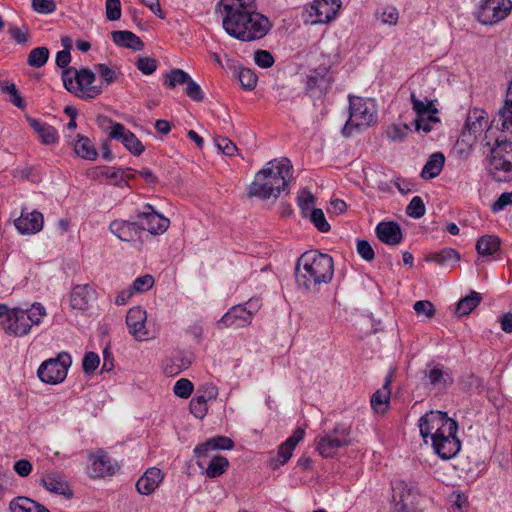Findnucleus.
I'll list each match as a JSON object with an SVG mask.
<instances>
[{"instance_id":"obj_57","label":"nucleus","mask_w":512,"mask_h":512,"mask_svg":"<svg viewBox=\"0 0 512 512\" xmlns=\"http://www.w3.org/2000/svg\"><path fill=\"white\" fill-rule=\"evenodd\" d=\"M413 309L417 316H424L428 319L435 315V307L428 300H419L414 303Z\"/></svg>"},{"instance_id":"obj_31","label":"nucleus","mask_w":512,"mask_h":512,"mask_svg":"<svg viewBox=\"0 0 512 512\" xmlns=\"http://www.w3.org/2000/svg\"><path fill=\"white\" fill-rule=\"evenodd\" d=\"M113 42L121 47L129 48L134 51H141L144 48L143 41L133 32L127 30H117L112 32Z\"/></svg>"},{"instance_id":"obj_16","label":"nucleus","mask_w":512,"mask_h":512,"mask_svg":"<svg viewBox=\"0 0 512 512\" xmlns=\"http://www.w3.org/2000/svg\"><path fill=\"white\" fill-rule=\"evenodd\" d=\"M104 121L110 125V138L120 141L124 147L135 156H139L144 152L145 147L142 142L123 124L114 122L108 118H104Z\"/></svg>"},{"instance_id":"obj_55","label":"nucleus","mask_w":512,"mask_h":512,"mask_svg":"<svg viewBox=\"0 0 512 512\" xmlns=\"http://www.w3.org/2000/svg\"><path fill=\"white\" fill-rule=\"evenodd\" d=\"M154 285V278L151 275L137 277L129 286L134 294L148 291Z\"/></svg>"},{"instance_id":"obj_24","label":"nucleus","mask_w":512,"mask_h":512,"mask_svg":"<svg viewBox=\"0 0 512 512\" xmlns=\"http://www.w3.org/2000/svg\"><path fill=\"white\" fill-rule=\"evenodd\" d=\"M43 215L38 211L30 213H21L20 217L14 222L17 230L22 234H35L43 228Z\"/></svg>"},{"instance_id":"obj_22","label":"nucleus","mask_w":512,"mask_h":512,"mask_svg":"<svg viewBox=\"0 0 512 512\" xmlns=\"http://www.w3.org/2000/svg\"><path fill=\"white\" fill-rule=\"evenodd\" d=\"M341 0H314L311 10L316 17V23H329L337 15Z\"/></svg>"},{"instance_id":"obj_43","label":"nucleus","mask_w":512,"mask_h":512,"mask_svg":"<svg viewBox=\"0 0 512 512\" xmlns=\"http://www.w3.org/2000/svg\"><path fill=\"white\" fill-rule=\"evenodd\" d=\"M95 71L102 79V83L107 87L116 82L121 75L119 69L111 67L105 63H99L94 66Z\"/></svg>"},{"instance_id":"obj_47","label":"nucleus","mask_w":512,"mask_h":512,"mask_svg":"<svg viewBox=\"0 0 512 512\" xmlns=\"http://www.w3.org/2000/svg\"><path fill=\"white\" fill-rule=\"evenodd\" d=\"M298 206L301 211V215L304 218H307L310 214L311 210L316 209L314 207L315 204V197L314 195L308 191V190H302L297 198Z\"/></svg>"},{"instance_id":"obj_30","label":"nucleus","mask_w":512,"mask_h":512,"mask_svg":"<svg viewBox=\"0 0 512 512\" xmlns=\"http://www.w3.org/2000/svg\"><path fill=\"white\" fill-rule=\"evenodd\" d=\"M163 480V473L159 468H149L136 483L137 491L142 495L152 494Z\"/></svg>"},{"instance_id":"obj_1","label":"nucleus","mask_w":512,"mask_h":512,"mask_svg":"<svg viewBox=\"0 0 512 512\" xmlns=\"http://www.w3.org/2000/svg\"><path fill=\"white\" fill-rule=\"evenodd\" d=\"M420 435L425 443L430 439L434 452L443 460L455 457L461 442L457 437L458 423L446 412L429 411L418 421Z\"/></svg>"},{"instance_id":"obj_15","label":"nucleus","mask_w":512,"mask_h":512,"mask_svg":"<svg viewBox=\"0 0 512 512\" xmlns=\"http://www.w3.org/2000/svg\"><path fill=\"white\" fill-rule=\"evenodd\" d=\"M140 232L148 231L153 235L164 233L170 224L168 218L157 213L153 206L146 204L143 210L136 215Z\"/></svg>"},{"instance_id":"obj_38","label":"nucleus","mask_w":512,"mask_h":512,"mask_svg":"<svg viewBox=\"0 0 512 512\" xmlns=\"http://www.w3.org/2000/svg\"><path fill=\"white\" fill-rule=\"evenodd\" d=\"M10 510L11 512H50L43 505L27 497L13 499L10 502Z\"/></svg>"},{"instance_id":"obj_10","label":"nucleus","mask_w":512,"mask_h":512,"mask_svg":"<svg viewBox=\"0 0 512 512\" xmlns=\"http://www.w3.org/2000/svg\"><path fill=\"white\" fill-rule=\"evenodd\" d=\"M261 305L258 298H250L245 304L234 305L217 322L218 329L243 328L250 325Z\"/></svg>"},{"instance_id":"obj_5","label":"nucleus","mask_w":512,"mask_h":512,"mask_svg":"<svg viewBox=\"0 0 512 512\" xmlns=\"http://www.w3.org/2000/svg\"><path fill=\"white\" fill-rule=\"evenodd\" d=\"M224 30L232 37H248L242 24L257 9L254 0H221L219 3Z\"/></svg>"},{"instance_id":"obj_54","label":"nucleus","mask_w":512,"mask_h":512,"mask_svg":"<svg viewBox=\"0 0 512 512\" xmlns=\"http://www.w3.org/2000/svg\"><path fill=\"white\" fill-rule=\"evenodd\" d=\"M439 122L440 120L437 117V114H431L423 116L422 118H415L414 126L416 131H423L425 133H428L432 130L433 125Z\"/></svg>"},{"instance_id":"obj_40","label":"nucleus","mask_w":512,"mask_h":512,"mask_svg":"<svg viewBox=\"0 0 512 512\" xmlns=\"http://www.w3.org/2000/svg\"><path fill=\"white\" fill-rule=\"evenodd\" d=\"M74 151L79 157L86 160H95L97 157L96 148L90 138L80 134L77 135V140L74 143Z\"/></svg>"},{"instance_id":"obj_14","label":"nucleus","mask_w":512,"mask_h":512,"mask_svg":"<svg viewBox=\"0 0 512 512\" xmlns=\"http://www.w3.org/2000/svg\"><path fill=\"white\" fill-rule=\"evenodd\" d=\"M488 126V115L485 110L473 108L469 110L461 133V141L472 146Z\"/></svg>"},{"instance_id":"obj_61","label":"nucleus","mask_w":512,"mask_h":512,"mask_svg":"<svg viewBox=\"0 0 512 512\" xmlns=\"http://www.w3.org/2000/svg\"><path fill=\"white\" fill-rule=\"evenodd\" d=\"M254 61L261 68H270L274 64V57L269 51L260 49L255 51Z\"/></svg>"},{"instance_id":"obj_18","label":"nucleus","mask_w":512,"mask_h":512,"mask_svg":"<svg viewBox=\"0 0 512 512\" xmlns=\"http://www.w3.org/2000/svg\"><path fill=\"white\" fill-rule=\"evenodd\" d=\"M424 384L433 389L443 391L454 383V377L449 368L441 364L428 365L424 371Z\"/></svg>"},{"instance_id":"obj_59","label":"nucleus","mask_w":512,"mask_h":512,"mask_svg":"<svg viewBox=\"0 0 512 512\" xmlns=\"http://www.w3.org/2000/svg\"><path fill=\"white\" fill-rule=\"evenodd\" d=\"M135 65L145 75H150L157 69V61L152 57H138Z\"/></svg>"},{"instance_id":"obj_52","label":"nucleus","mask_w":512,"mask_h":512,"mask_svg":"<svg viewBox=\"0 0 512 512\" xmlns=\"http://www.w3.org/2000/svg\"><path fill=\"white\" fill-rule=\"evenodd\" d=\"M309 220L313 223V225L320 231V232H328L330 230V224L327 222L324 212L322 209H314L311 210L310 214L308 215Z\"/></svg>"},{"instance_id":"obj_60","label":"nucleus","mask_w":512,"mask_h":512,"mask_svg":"<svg viewBox=\"0 0 512 512\" xmlns=\"http://www.w3.org/2000/svg\"><path fill=\"white\" fill-rule=\"evenodd\" d=\"M100 358L94 352H87L82 361V368L85 374L93 373L99 366Z\"/></svg>"},{"instance_id":"obj_11","label":"nucleus","mask_w":512,"mask_h":512,"mask_svg":"<svg viewBox=\"0 0 512 512\" xmlns=\"http://www.w3.org/2000/svg\"><path fill=\"white\" fill-rule=\"evenodd\" d=\"M71 364L70 354L61 352L56 357L43 361L37 370V376L43 383L59 384L65 380Z\"/></svg>"},{"instance_id":"obj_2","label":"nucleus","mask_w":512,"mask_h":512,"mask_svg":"<svg viewBox=\"0 0 512 512\" xmlns=\"http://www.w3.org/2000/svg\"><path fill=\"white\" fill-rule=\"evenodd\" d=\"M333 275L334 263L328 254L307 251L296 263V284L305 292H318L320 285L330 283Z\"/></svg>"},{"instance_id":"obj_3","label":"nucleus","mask_w":512,"mask_h":512,"mask_svg":"<svg viewBox=\"0 0 512 512\" xmlns=\"http://www.w3.org/2000/svg\"><path fill=\"white\" fill-rule=\"evenodd\" d=\"M291 169V162L287 158L268 162L265 168L256 173L249 186L248 195L263 200L278 198L288 186Z\"/></svg>"},{"instance_id":"obj_34","label":"nucleus","mask_w":512,"mask_h":512,"mask_svg":"<svg viewBox=\"0 0 512 512\" xmlns=\"http://www.w3.org/2000/svg\"><path fill=\"white\" fill-rule=\"evenodd\" d=\"M392 382V375L386 376L385 381L380 390H377L371 397V406L376 412H385L390 400V385Z\"/></svg>"},{"instance_id":"obj_39","label":"nucleus","mask_w":512,"mask_h":512,"mask_svg":"<svg viewBox=\"0 0 512 512\" xmlns=\"http://www.w3.org/2000/svg\"><path fill=\"white\" fill-rule=\"evenodd\" d=\"M482 296L476 291H471L469 295L461 298L455 308L458 316H466L470 314L481 302Z\"/></svg>"},{"instance_id":"obj_6","label":"nucleus","mask_w":512,"mask_h":512,"mask_svg":"<svg viewBox=\"0 0 512 512\" xmlns=\"http://www.w3.org/2000/svg\"><path fill=\"white\" fill-rule=\"evenodd\" d=\"M64 87L83 99H92L102 93V86L93 85L96 76L88 68L65 69L62 72Z\"/></svg>"},{"instance_id":"obj_37","label":"nucleus","mask_w":512,"mask_h":512,"mask_svg":"<svg viewBox=\"0 0 512 512\" xmlns=\"http://www.w3.org/2000/svg\"><path fill=\"white\" fill-rule=\"evenodd\" d=\"M90 460L91 465L88 467V472L92 477H104L111 473L109 460L102 451L91 456Z\"/></svg>"},{"instance_id":"obj_44","label":"nucleus","mask_w":512,"mask_h":512,"mask_svg":"<svg viewBox=\"0 0 512 512\" xmlns=\"http://www.w3.org/2000/svg\"><path fill=\"white\" fill-rule=\"evenodd\" d=\"M190 78V75L184 70L174 68L165 74L163 84L173 89L178 85L187 84Z\"/></svg>"},{"instance_id":"obj_51","label":"nucleus","mask_w":512,"mask_h":512,"mask_svg":"<svg viewBox=\"0 0 512 512\" xmlns=\"http://www.w3.org/2000/svg\"><path fill=\"white\" fill-rule=\"evenodd\" d=\"M425 212V204L420 196H414L406 207V214L414 219L421 218Z\"/></svg>"},{"instance_id":"obj_63","label":"nucleus","mask_w":512,"mask_h":512,"mask_svg":"<svg viewBox=\"0 0 512 512\" xmlns=\"http://www.w3.org/2000/svg\"><path fill=\"white\" fill-rule=\"evenodd\" d=\"M106 17L110 21H116L121 17L120 0H106Z\"/></svg>"},{"instance_id":"obj_46","label":"nucleus","mask_w":512,"mask_h":512,"mask_svg":"<svg viewBox=\"0 0 512 512\" xmlns=\"http://www.w3.org/2000/svg\"><path fill=\"white\" fill-rule=\"evenodd\" d=\"M49 49L46 47H36L30 51L27 58L29 66L40 68L46 64L49 59Z\"/></svg>"},{"instance_id":"obj_56","label":"nucleus","mask_w":512,"mask_h":512,"mask_svg":"<svg viewBox=\"0 0 512 512\" xmlns=\"http://www.w3.org/2000/svg\"><path fill=\"white\" fill-rule=\"evenodd\" d=\"M193 384L190 380L181 378L176 381L173 391L180 398H188L193 392Z\"/></svg>"},{"instance_id":"obj_62","label":"nucleus","mask_w":512,"mask_h":512,"mask_svg":"<svg viewBox=\"0 0 512 512\" xmlns=\"http://www.w3.org/2000/svg\"><path fill=\"white\" fill-rule=\"evenodd\" d=\"M186 95L193 101L200 102L204 99V93L199 84H197L192 78L187 82Z\"/></svg>"},{"instance_id":"obj_64","label":"nucleus","mask_w":512,"mask_h":512,"mask_svg":"<svg viewBox=\"0 0 512 512\" xmlns=\"http://www.w3.org/2000/svg\"><path fill=\"white\" fill-rule=\"evenodd\" d=\"M508 205H512V192L502 193L498 197V199L492 204L491 210L494 213H498Z\"/></svg>"},{"instance_id":"obj_17","label":"nucleus","mask_w":512,"mask_h":512,"mask_svg":"<svg viewBox=\"0 0 512 512\" xmlns=\"http://www.w3.org/2000/svg\"><path fill=\"white\" fill-rule=\"evenodd\" d=\"M334 82V78L330 73V66L320 65L310 70L306 76V91L312 95L318 93L322 96L328 92Z\"/></svg>"},{"instance_id":"obj_36","label":"nucleus","mask_w":512,"mask_h":512,"mask_svg":"<svg viewBox=\"0 0 512 512\" xmlns=\"http://www.w3.org/2000/svg\"><path fill=\"white\" fill-rule=\"evenodd\" d=\"M500 239L495 235H484L476 242V251L482 257H491L500 249Z\"/></svg>"},{"instance_id":"obj_23","label":"nucleus","mask_w":512,"mask_h":512,"mask_svg":"<svg viewBox=\"0 0 512 512\" xmlns=\"http://www.w3.org/2000/svg\"><path fill=\"white\" fill-rule=\"evenodd\" d=\"M492 124L502 131L512 129V78L506 90L504 105L498 110Z\"/></svg>"},{"instance_id":"obj_21","label":"nucleus","mask_w":512,"mask_h":512,"mask_svg":"<svg viewBox=\"0 0 512 512\" xmlns=\"http://www.w3.org/2000/svg\"><path fill=\"white\" fill-rule=\"evenodd\" d=\"M305 436V429L298 427L278 448L277 455L270 459V466L274 469L285 465L293 455V451Z\"/></svg>"},{"instance_id":"obj_19","label":"nucleus","mask_w":512,"mask_h":512,"mask_svg":"<svg viewBox=\"0 0 512 512\" xmlns=\"http://www.w3.org/2000/svg\"><path fill=\"white\" fill-rule=\"evenodd\" d=\"M242 26L248 32V37H236V39L249 42L263 38L269 32L271 23L267 17L254 9V12L248 14Z\"/></svg>"},{"instance_id":"obj_7","label":"nucleus","mask_w":512,"mask_h":512,"mask_svg":"<svg viewBox=\"0 0 512 512\" xmlns=\"http://www.w3.org/2000/svg\"><path fill=\"white\" fill-rule=\"evenodd\" d=\"M489 172L497 181H505L512 176V142L500 137L491 147Z\"/></svg>"},{"instance_id":"obj_49","label":"nucleus","mask_w":512,"mask_h":512,"mask_svg":"<svg viewBox=\"0 0 512 512\" xmlns=\"http://www.w3.org/2000/svg\"><path fill=\"white\" fill-rule=\"evenodd\" d=\"M238 80L244 90L252 91L257 84V75L249 68H240L238 71Z\"/></svg>"},{"instance_id":"obj_25","label":"nucleus","mask_w":512,"mask_h":512,"mask_svg":"<svg viewBox=\"0 0 512 512\" xmlns=\"http://www.w3.org/2000/svg\"><path fill=\"white\" fill-rule=\"evenodd\" d=\"M96 298V291L88 284L76 285L70 294V305L73 309L85 310Z\"/></svg>"},{"instance_id":"obj_41","label":"nucleus","mask_w":512,"mask_h":512,"mask_svg":"<svg viewBox=\"0 0 512 512\" xmlns=\"http://www.w3.org/2000/svg\"><path fill=\"white\" fill-rule=\"evenodd\" d=\"M410 100L412 103V109L416 113V118H422L423 116L437 114L438 109L434 105V102L427 98L419 99L415 92H411Z\"/></svg>"},{"instance_id":"obj_53","label":"nucleus","mask_w":512,"mask_h":512,"mask_svg":"<svg viewBox=\"0 0 512 512\" xmlns=\"http://www.w3.org/2000/svg\"><path fill=\"white\" fill-rule=\"evenodd\" d=\"M408 131L409 126L407 124H392L388 126L386 135L392 141L401 142L406 138Z\"/></svg>"},{"instance_id":"obj_45","label":"nucleus","mask_w":512,"mask_h":512,"mask_svg":"<svg viewBox=\"0 0 512 512\" xmlns=\"http://www.w3.org/2000/svg\"><path fill=\"white\" fill-rule=\"evenodd\" d=\"M228 466L229 461L227 458L223 456H214L206 468V474L210 478L219 477L227 470Z\"/></svg>"},{"instance_id":"obj_4","label":"nucleus","mask_w":512,"mask_h":512,"mask_svg":"<svg viewBox=\"0 0 512 512\" xmlns=\"http://www.w3.org/2000/svg\"><path fill=\"white\" fill-rule=\"evenodd\" d=\"M47 315L46 308L34 302L28 308L12 307L0 303V319L3 330L13 337H23L30 333L32 326H38Z\"/></svg>"},{"instance_id":"obj_12","label":"nucleus","mask_w":512,"mask_h":512,"mask_svg":"<svg viewBox=\"0 0 512 512\" xmlns=\"http://www.w3.org/2000/svg\"><path fill=\"white\" fill-rule=\"evenodd\" d=\"M392 490L396 512H422L418 506L420 492L417 484L400 480L392 486Z\"/></svg>"},{"instance_id":"obj_26","label":"nucleus","mask_w":512,"mask_h":512,"mask_svg":"<svg viewBox=\"0 0 512 512\" xmlns=\"http://www.w3.org/2000/svg\"><path fill=\"white\" fill-rule=\"evenodd\" d=\"M378 239L391 246H395L402 241V231L400 225L393 221L380 222L375 228Z\"/></svg>"},{"instance_id":"obj_32","label":"nucleus","mask_w":512,"mask_h":512,"mask_svg":"<svg viewBox=\"0 0 512 512\" xmlns=\"http://www.w3.org/2000/svg\"><path fill=\"white\" fill-rule=\"evenodd\" d=\"M28 122L43 144L51 145L58 142V132L53 126L34 118H29Z\"/></svg>"},{"instance_id":"obj_35","label":"nucleus","mask_w":512,"mask_h":512,"mask_svg":"<svg viewBox=\"0 0 512 512\" xmlns=\"http://www.w3.org/2000/svg\"><path fill=\"white\" fill-rule=\"evenodd\" d=\"M444 163L445 157L441 152L433 153L425 163L421 177L426 180L437 177L441 173Z\"/></svg>"},{"instance_id":"obj_20","label":"nucleus","mask_w":512,"mask_h":512,"mask_svg":"<svg viewBox=\"0 0 512 512\" xmlns=\"http://www.w3.org/2000/svg\"><path fill=\"white\" fill-rule=\"evenodd\" d=\"M146 320V310L139 306L131 308L126 315L128 331L137 341H145L150 337L146 327Z\"/></svg>"},{"instance_id":"obj_27","label":"nucleus","mask_w":512,"mask_h":512,"mask_svg":"<svg viewBox=\"0 0 512 512\" xmlns=\"http://www.w3.org/2000/svg\"><path fill=\"white\" fill-rule=\"evenodd\" d=\"M42 485L46 490L64 495L66 497H71L72 492L69 488L68 482L66 481L64 475L57 471L47 472L41 479Z\"/></svg>"},{"instance_id":"obj_28","label":"nucleus","mask_w":512,"mask_h":512,"mask_svg":"<svg viewBox=\"0 0 512 512\" xmlns=\"http://www.w3.org/2000/svg\"><path fill=\"white\" fill-rule=\"evenodd\" d=\"M109 230L122 241L130 242L139 237L140 227L138 221L114 220L109 225Z\"/></svg>"},{"instance_id":"obj_8","label":"nucleus","mask_w":512,"mask_h":512,"mask_svg":"<svg viewBox=\"0 0 512 512\" xmlns=\"http://www.w3.org/2000/svg\"><path fill=\"white\" fill-rule=\"evenodd\" d=\"M350 114L343 128V134L348 136L353 129L369 127L376 122V109L371 101L361 97H349Z\"/></svg>"},{"instance_id":"obj_50","label":"nucleus","mask_w":512,"mask_h":512,"mask_svg":"<svg viewBox=\"0 0 512 512\" xmlns=\"http://www.w3.org/2000/svg\"><path fill=\"white\" fill-rule=\"evenodd\" d=\"M131 168H114L108 166H102V171H100L103 175V178L111 179L113 184L122 185L124 181V172H132Z\"/></svg>"},{"instance_id":"obj_9","label":"nucleus","mask_w":512,"mask_h":512,"mask_svg":"<svg viewBox=\"0 0 512 512\" xmlns=\"http://www.w3.org/2000/svg\"><path fill=\"white\" fill-rule=\"evenodd\" d=\"M350 427L343 423H337L333 430L315 439L316 450L323 458H332L337 451L350 445Z\"/></svg>"},{"instance_id":"obj_58","label":"nucleus","mask_w":512,"mask_h":512,"mask_svg":"<svg viewBox=\"0 0 512 512\" xmlns=\"http://www.w3.org/2000/svg\"><path fill=\"white\" fill-rule=\"evenodd\" d=\"M31 7L39 14H51L57 8L54 0H32Z\"/></svg>"},{"instance_id":"obj_13","label":"nucleus","mask_w":512,"mask_h":512,"mask_svg":"<svg viewBox=\"0 0 512 512\" xmlns=\"http://www.w3.org/2000/svg\"><path fill=\"white\" fill-rule=\"evenodd\" d=\"M511 10V0H482L475 11V17L483 25H495L506 19Z\"/></svg>"},{"instance_id":"obj_29","label":"nucleus","mask_w":512,"mask_h":512,"mask_svg":"<svg viewBox=\"0 0 512 512\" xmlns=\"http://www.w3.org/2000/svg\"><path fill=\"white\" fill-rule=\"evenodd\" d=\"M234 442L227 436H215L209 438L204 443L198 444L194 448V454L198 458L207 457L210 451L214 450H231Z\"/></svg>"},{"instance_id":"obj_33","label":"nucleus","mask_w":512,"mask_h":512,"mask_svg":"<svg viewBox=\"0 0 512 512\" xmlns=\"http://www.w3.org/2000/svg\"><path fill=\"white\" fill-rule=\"evenodd\" d=\"M425 260L441 267H452L460 260V254L453 248H443L428 254Z\"/></svg>"},{"instance_id":"obj_42","label":"nucleus","mask_w":512,"mask_h":512,"mask_svg":"<svg viewBox=\"0 0 512 512\" xmlns=\"http://www.w3.org/2000/svg\"><path fill=\"white\" fill-rule=\"evenodd\" d=\"M0 91L2 94L7 96L6 100L17 108L24 109L26 107L25 100L21 97L13 82H9L7 80L0 81Z\"/></svg>"},{"instance_id":"obj_48","label":"nucleus","mask_w":512,"mask_h":512,"mask_svg":"<svg viewBox=\"0 0 512 512\" xmlns=\"http://www.w3.org/2000/svg\"><path fill=\"white\" fill-rule=\"evenodd\" d=\"M376 17L382 24L395 26L399 19V13L394 6H385L376 12Z\"/></svg>"}]
</instances>
